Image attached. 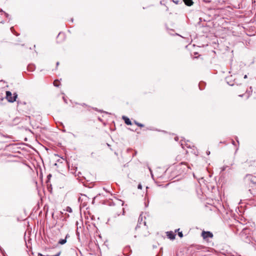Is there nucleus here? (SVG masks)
<instances>
[{"mask_svg":"<svg viewBox=\"0 0 256 256\" xmlns=\"http://www.w3.org/2000/svg\"><path fill=\"white\" fill-rule=\"evenodd\" d=\"M30 66H28V68L30 70Z\"/></svg>","mask_w":256,"mask_h":256,"instance_id":"obj_30","label":"nucleus"},{"mask_svg":"<svg viewBox=\"0 0 256 256\" xmlns=\"http://www.w3.org/2000/svg\"><path fill=\"white\" fill-rule=\"evenodd\" d=\"M10 30H11L12 32H13L14 28L12 27V28H11Z\"/></svg>","mask_w":256,"mask_h":256,"instance_id":"obj_23","label":"nucleus"},{"mask_svg":"<svg viewBox=\"0 0 256 256\" xmlns=\"http://www.w3.org/2000/svg\"><path fill=\"white\" fill-rule=\"evenodd\" d=\"M202 236L204 240H206L208 238H212L213 237V234L210 232L202 231Z\"/></svg>","mask_w":256,"mask_h":256,"instance_id":"obj_3","label":"nucleus"},{"mask_svg":"<svg viewBox=\"0 0 256 256\" xmlns=\"http://www.w3.org/2000/svg\"><path fill=\"white\" fill-rule=\"evenodd\" d=\"M122 119L124 120L125 123L127 125H131L132 124L131 121L128 117H126V116H123Z\"/></svg>","mask_w":256,"mask_h":256,"instance_id":"obj_7","label":"nucleus"},{"mask_svg":"<svg viewBox=\"0 0 256 256\" xmlns=\"http://www.w3.org/2000/svg\"><path fill=\"white\" fill-rule=\"evenodd\" d=\"M178 236H179L180 238H182V237L183 236V234H182V232H179L178 233Z\"/></svg>","mask_w":256,"mask_h":256,"instance_id":"obj_12","label":"nucleus"},{"mask_svg":"<svg viewBox=\"0 0 256 256\" xmlns=\"http://www.w3.org/2000/svg\"><path fill=\"white\" fill-rule=\"evenodd\" d=\"M174 2L176 4H178V1H174Z\"/></svg>","mask_w":256,"mask_h":256,"instance_id":"obj_21","label":"nucleus"},{"mask_svg":"<svg viewBox=\"0 0 256 256\" xmlns=\"http://www.w3.org/2000/svg\"><path fill=\"white\" fill-rule=\"evenodd\" d=\"M232 144H235V142H234V140H232Z\"/></svg>","mask_w":256,"mask_h":256,"instance_id":"obj_25","label":"nucleus"},{"mask_svg":"<svg viewBox=\"0 0 256 256\" xmlns=\"http://www.w3.org/2000/svg\"><path fill=\"white\" fill-rule=\"evenodd\" d=\"M185 4L188 6H191L193 4L194 2L192 0H183Z\"/></svg>","mask_w":256,"mask_h":256,"instance_id":"obj_8","label":"nucleus"},{"mask_svg":"<svg viewBox=\"0 0 256 256\" xmlns=\"http://www.w3.org/2000/svg\"><path fill=\"white\" fill-rule=\"evenodd\" d=\"M174 139H175L176 140H178V137H176L174 138Z\"/></svg>","mask_w":256,"mask_h":256,"instance_id":"obj_24","label":"nucleus"},{"mask_svg":"<svg viewBox=\"0 0 256 256\" xmlns=\"http://www.w3.org/2000/svg\"><path fill=\"white\" fill-rule=\"evenodd\" d=\"M60 252H58L55 255H54V256H60Z\"/></svg>","mask_w":256,"mask_h":256,"instance_id":"obj_13","label":"nucleus"},{"mask_svg":"<svg viewBox=\"0 0 256 256\" xmlns=\"http://www.w3.org/2000/svg\"><path fill=\"white\" fill-rule=\"evenodd\" d=\"M181 146H182V147H183V146H182L183 144H181Z\"/></svg>","mask_w":256,"mask_h":256,"instance_id":"obj_33","label":"nucleus"},{"mask_svg":"<svg viewBox=\"0 0 256 256\" xmlns=\"http://www.w3.org/2000/svg\"><path fill=\"white\" fill-rule=\"evenodd\" d=\"M138 189H140V190H141V189L142 188V185H141L140 184H139L138 185Z\"/></svg>","mask_w":256,"mask_h":256,"instance_id":"obj_15","label":"nucleus"},{"mask_svg":"<svg viewBox=\"0 0 256 256\" xmlns=\"http://www.w3.org/2000/svg\"><path fill=\"white\" fill-rule=\"evenodd\" d=\"M4 14H5V15H6V18H8V14H7V13H6V12H4Z\"/></svg>","mask_w":256,"mask_h":256,"instance_id":"obj_16","label":"nucleus"},{"mask_svg":"<svg viewBox=\"0 0 256 256\" xmlns=\"http://www.w3.org/2000/svg\"><path fill=\"white\" fill-rule=\"evenodd\" d=\"M225 170H226V167L224 166V167H222V170L224 171Z\"/></svg>","mask_w":256,"mask_h":256,"instance_id":"obj_18","label":"nucleus"},{"mask_svg":"<svg viewBox=\"0 0 256 256\" xmlns=\"http://www.w3.org/2000/svg\"><path fill=\"white\" fill-rule=\"evenodd\" d=\"M0 12H3V10L2 9H0Z\"/></svg>","mask_w":256,"mask_h":256,"instance_id":"obj_29","label":"nucleus"},{"mask_svg":"<svg viewBox=\"0 0 256 256\" xmlns=\"http://www.w3.org/2000/svg\"><path fill=\"white\" fill-rule=\"evenodd\" d=\"M255 178H256L254 176H252V175L248 174L246 176L245 180H250L251 182L254 183L255 182H254Z\"/></svg>","mask_w":256,"mask_h":256,"instance_id":"obj_4","label":"nucleus"},{"mask_svg":"<svg viewBox=\"0 0 256 256\" xmlns=\"http://www.w3.org/2000/svg\"><path fill=\"white\" fill-rule=\"evenodd\" d=\"M140 226H138V224L136 226V230H137V229Z\"/></svg>","mask_w":256,"mask_h":256,"instance_id":"obj_20","label":"nucleus"},{"mask_svg":"<svg viewBox=\"0 0 256 256\" xmlns=\"http://www.w3.org/2000/svg\"><path fill=\"white\" fill-rule=\"evenodd\" d=\"M56 64V66H58L59 65V62H57Z\"/></svg>","mask_w":256,"mask_h":256,"instance_id":"obj_26","label":"nucleus"},{"mask_svg":"<svg viewBox=\"0 0 256 256\" xmlns=\"http://www.w3.org/2000/svg\"><path fill=\"white\" fill-rule=\"evenodd\" d=\"M206 154H207V155H209L210 154V151H207L206 152Z\"/></svg>","mask_w":256,"mask_h":256,"instance_id":"obj_19","label":"nucleus"},{"mask_svg":"<svg viewBox=\"0 0 256 256\" xmlns=\"http://www.w3.org/2000/svg\"><path fill=\"white\" fill-rule=\"evenodd\" d=\"M54 85L56 87L58 86H59V81L58 80H55L54 82Z\"/></svg>","mask_w":256,"mask_h":256,"instance_id":"obj_9","label":"nucleus"},{"mask_svg":"<svg viewBox=\"0 0 256 256\" xmlns=\"http://www.w3.org/2000/svg\"><path fill=\"white\" fill-rule=\"evenodd\" d=\"M134 238H136V235H134Z\"/></svg>","mask_w":256,"mask_h":256,"instance_id":"obj_32","label":"nucleus"},{"mask_svg":"<svg viewBox=\"0 0 256 256\" xmlns=\"http://www.w3.org/2000/svg\"><path fill=\"white\" fill-rule=\"evenodd\" d=\"M17 94L16 93H14L13 94V96H12V94L10 91L6 92V98L7 100L10 102H13L16 100L17 98Z\"/></svg>","mask_w":256,"mask_h":256,"instance_id":"obj_2","label":"nucleus"},{"mask_svg":"<svg viewBox=\"0 0 256 256\" xmlns=\"http://www.w3.org/2000/svg\"><path fill=\"white\" fill-rule=\"evenodd\" d=\"M144 226H146V222H144Z\"/></svg>","mask_w":256,"mask_h":256,"instance_id":"obj_31","label":"nucleus"},{"mask_svg":"<svg viewBox=\"0 0 256 256\" xmlns=\"http://www.w3.org/2000/svg\"><path fill=\"white\" fill-rule=\"evenodd\" d=\"M246 230H243L240 233V236L241 240L247 243L250 242L251 237L247 234Z\"/></svg>","mask_w":256,"mask_h":256,"instance_id":"obj_1","label":"nucleus"},{"mask_svg":"<svg viewBox=\"0 0 256 256\" xmlns=\"http://www.w3.org/2000/svg\"><path fill=\"white\" fill-rule=\"evenodd\" d=\"M142 222V218H140V217L138 218V222L140 224H141Z\"/></svg>","mask_w":256,"mask_h":256,"instance_id":"obj_14","label":"nucleus"},{"mask_svg":"<svg viewBox=\"0 0 256 256\" xmlns=\"http://www.w3.org/2000/svg\"><path fill=\"white\" fill-rule=\"evenodd\" d=\"M247 78V76H246V75H245V76H244V78Z\"/></svg>","mask_w":256,"mask_h":256,"instance_id":"obj_27","label":"nucleus"},{"mask_svg":"<svg viewBox=\"0 0 256 256\" xmlns=\"http://www.w3.org/2000/svg\"><path fill=\"white\" fill-rule=\"evenodd\" d=\"M38 256H43L42 254H39Z\"/></svg>","mask_w":256,"mask_h":256,"instance_id":"obj_22","label":"nucleus"},{"mask_svg":"<svg viewBox=\"0 0 256 256\" xmlns=\"http://www.w3.org/2000/svg\"><path fill=\"white\" fill-rule=\"evenodd\" d=\"M64 98V100L65 102H66V103H67L66 100L64 99V98Z\"/></svg>","mask_w":256,"mask_h":256,"instance_id":"obj_28","label":"nucleus"},{"mask_svg":"<svg viewBox=\"0 0 256 256\" xmlns=\"http://www.w3.org/2000/svg\"><path fill=\"white\" fill-rule=\"evenodd\" d=\"M135 124H136L138 126H140V127H144V124H140V123L138 122H135Z\"/></svg>","mask_w":256,"mask_h":256,"instance_id":"obj_10","label":"nucleus"},{"mask_svg":"<svg viewBox=\"0 0 256 256\" xmlns=\"http://www.w3.org/2000/svg\"><path fill=\"white\" fill-rule=\"evenodd\" d=\"M68 237H70L68 234H67L66 236V238L64 239H60L58 242V244H64L66 243V238H68Z\"/></svg>","mask_w":256,"mask_h":256,"instance_id":"obj_6","label":"nucleus"},{"mask_svg":"<svg viewBox=\"0 0 256 256\" xmlns=\"http://www.w3.org/2000/svg\"><path fill=\"white\" fill-rule=\"evenodd\" d=\"M167 236L170 240H174L175 238L176 234L172 232H167Z\"/></svg>","mask_w":256,"mask_h":256,"instance_id":"obj_5","label":"nucleus"},{"mask_svg":"<svg viewBox=\"0 0 256 256\" xmlns=\"http://www.w3.org/2000/svg\"><path fill=\"white\" fill-rule=\"evenodd\" d=\"M186 146H187L188 148H190V147H191V146H190V145L188 144H186Z\"/></svg>","mask_w":256,"mask_h":256,"instance_id":"obj_17","label":"nucleus"},{"mask_svg":"<svg viewBox=\"0 0 256 256\" xmlns=\"http://www.w3.org/2000/svg\"><path fill=\"white\" fill-rule=\"evenodd\" d=\"M66 211L69 212H72V209L70 207L68 206L66 208Z\"/></svg>","mask_w":256,"mask_h":256,"instance_id":"obj_11","label":"nucleus"}]
</instances>
